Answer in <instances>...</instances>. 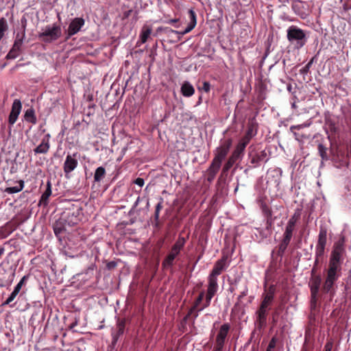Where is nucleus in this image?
Masks as SVG:
<instances>
[{
	"label": "nucleus",
	"mask_w": 351,
	"mask_h": 351,
	"mask_svg": "<svg viewBox=\"0 0 351 351\" xmlns=\"http://www.w3.org/2000/svg\"><path fill=\"white\" fill-rule=\"evenodd\" d=\"M62 34V30L59 25L53 24L52 26H47L43 32L38 34V38L45 43H51L58 40Z\"/></svg>",
	"instance_id": "nucleus-6"
},
{
	"label": "nucleus",
	"mask_w": 351,
	"mask_h": 351,
	"mask_svg": "<svg viewBox=\"0 0 351 351\" xmlns=\"http://www.w3.org/2000/svg\"><path fill=\"white\" fill-rule=\"evenodd\" d=\"M230 330V324L229 323H225L219 327L213 351H223Z\"/></svg>",
	"instance_id": "nucleus-4"
},
{
	"label": "nucleus",
	"mask_w": 351,
	"mask_h": 351,
	"mask_svg": "<svg viewBox=\"0 0 351 351\" xmlns=\"http://www.w3.org/2000/svg\"><path fill=\"white\" fill-rule=\"evenodd\" d=\"M214 295L209 294L206 293L205 302L203 305L198 309V311H202L205 308H207L210 306L212 298Z\"/></svg>",
	"instance_id": "nucleus-40"
},
{
	"label": "nucleus",
	"mask_w": 351,
	"mask_h": 351,
	"mask_svg": "<svg viewBox=\"0 0 351 351\" xmlns=\"http://www.w3.org/2000/svg\"><path fill=\"white\" fill-rule=\"evenodd\" d=\"M8 26L5 18L0 19V40L3 37L5 32L8 30Z\"/></svg>",
	"instance_id": "nucleus-34"
},
{
	"label": "nucleus",
	"mask_w": 351,
	"mask_h": 351,
	"mask_svg": "<svg viewBox=\"0 0 351 351\" xmlns=\"http://www.w3.org/2000/svg\"><path fill=\"white\" fill-rule=\"evenodd\" d=\"M181 93L183 96L189 97L195 93V88L189 82L185 81L181 86Z\"/></svg>",
	"instance_id": "nucleus-21"
},
{
	"label": "nucleus",
	"mask_w": 351,
	"mask_h": 351,
	"mask_svg": "<svg viewBox=\"0 0 351 351\" xmlns=\"http://www.w3.org/2000/svg\"><path fill=\"white\" fill-rule=\"evenodd\" d=\"M295 226L287 223L286 228H285V232L283 234V237L291 239L292 237H293V231L295 230Z\"/></svg>",
	"instance_id": "nucleus-33"
},
{
	"label": "nucleus",
	"mask_w": 351,
	"mask_h": 351,
	"mask_svg": "<svg viewBox=\"0 0 351 351\" xmlns=\"http://www.w3.org/2000/svg\"><path fill=\"white\" fill-rule=\"evenodd\" d=\"M332 348V343L331 341H328L326 343L324 346V351H331Z\"/></svg>",
	"instance_id": "nucleus-55"
},
{
	"label": "nucleus",
	"mask_w": 351,
	"mask_h": 351,
	"mask_svg": "<svg viewBox=\"0 0 351 351\" xmlns=\"http://www.w3.org/2000/svg\"><path fill=\"white\" fill-rule=\"evenodd\" d=\"M251 139V138L248 137L246 135H244L237 145H239L240 147H243L245 149Z\"/></svg>",
	"instance_id": "nucleus-43"
},
{
	"label": "nucleus",
	"mask_w": 351,
	"mask_h": 351,
	"mask_svg": "<svg viewBox=\"0 0 351 351\" xmlns=\"http://www.w3.org/2000/svg\"><path fill=\"white\" fill-rule=\"evenodd\" d=\"M232 166L230 165L228 162H226L223 167V169H222V171H221V176H222L223 175L226 174L229 170L232 167Z\"/></svg>",
	"instance_id": "nucleus-49"
},
{
	"label": "nucleus",
	"mask_w": 351,
	"mask_h": 351,
	"mask_svg": "<svg viewBox=\"0 0 351 351\" xmlns=\"http://www.w3.org/2000/svg\"><path fill=\"white\" fill-rule=\"evenodd\" d=\"M325 247L316 246L315 249V264L319 262V259L322 258L324 254Z\"/></svg>",
	"instance_id": "nucleus-37"
},
{
	"label": "nucleus",
	"mask_w": 351,
	"mask_h": 351,
	"mask_svg": "<svg viewBox=\"0 0 351 351\" xmlns=\"http://www.w3.org/2000/svg\"><path fill=\"white\" fill-rule=\"evenodd\" d=\"M132 12V10H129L128 11L124 12L123 14V19H128L130 16Z\"/></svg>",
	"instance_id": "nucleus-58"
},
{
	"label": "nucleus",
	"mask_w": 351,
	"mask_h": 351,
	"mask_svg": "<svg viewBox=\"0 0 351 351\" xmlns=\"http://www.w3.org/2000/svg\"><path fill=\"white\" fill-rule=\"evenodd\" d=\"M302 3L300 1L294 2L292 4V9L294 10L295 13H298L300 14V13L298 12V9H299V7Z\"/></svg>",
	"instance_id": "nucleus-52"
},
{
	"label": "nucleus",
	"mask_w": 351,
	"mask_h": 351,
	"mask_svg": "<svg viewBox=\"0 0 351 351\" xmlns=\"http://www.w3.org/2000/svg\"><path fill=\"white\" fill-rule=\"evenodd\" d=\"M300 217H301L300 211V210H297L291 217V218L289 219L287 223H291V224L294 225V226H296V223L300 219Z\"/></svg>",
	"instance_id": "nucleus-36"
},
{
	"label": "nucleus",
	"mask_w": 351,
	"mask_h": 351,
	"mask_svg": "<svg viewBox=\"0 0 351 351\" xmlns=\"http://www.w3.org/2000/svg\"><path fill=\"white\" fill-rule=\"evenodd\" d=\"M206 93H208L210 90V84L208 82H204L202 88Z\"/></svg>",
	"instance_id": "nucleus-51"
},
{
	"label": "nucleus",
	"mask_w": 351,
	"mask_h": 351,
	"mask_svg": "<svg viewBox=\"0 0 351 351\" xmlns=\"http://www.w3.org/2000/svg\"><path fill=\"white\" fill-rule=\"evenodd\" d=\"M163 199L162 198H160V202L156 204L155 212H154V221H155V226H159V215L160 212L163 208L162 206Z\"/></svg>",
	"instance_id": "nucleus-29"
},
{
	"label": "nucleus",
	"mask_w": 351,
	"mask_h": 351,
	"mask_svg": "<svg viewBox=\"0 0 351 351\" xmlns=\"http://www.w3.org/2000/svg\"><path fill=\"white\" fill-rule=\"evenodd\" d=\"M269 309L267 308H263L259 306L258 310L256 312V321L255 324L258 330H261L265 327L267 324V317Z\"/></svg>",
	"instance_id": "nucleus-9"
},
{
	"label": "nucleus",
	"mask_w": 351,
	"mask_h": 351,
	"mask_svg": "<svg viewBox=\"0 0 351 351\" xmlns=\"http://www.w3.org/2000/svg\"><path fill=\"white\" fill-rule=\"evenodd\" d=\"M51 195V183L49 180L47 182V188L45 192L43 193L41 196L40 202L47 203L49 197Z\"/></svg>",
	"instance_id": "nucleus-28"
},
{
	"label": "nucleus",
	"mask_w": 351,
	"mask_h": 351,
	"mask_svg": "<svg viewBox=\"0 0 351 351\" xmlns=\"http://www.w3.org/2000/svg\"><path fill=\"white\" fill-rule=\"evenodd\" d=\"M258 125L255 120L252 119L247 123V128L245 135L252 138L257 134Z\"/></svg>",
	"instance_id": "nucleus-22"
},
{
	"label": "nucleus",
	"mask_w": 351,
	"mask_h": 351,
	"mask_svg": "<svg viewBox=\"0 0 351 351\" xmlns=\"http://www.w3.org/2000/svg\"><path fill=\"white\" fill-rule=\"evenodd\" d=\"M247 294V289H245L239 295L238 300H241L242 298L245 297Z\"/></svg>",
	"instance_id": "nucleus-62"
},
{
	"label": "nucleus",
	"mask_w": 351,
	"mask_h": 351,
	"mask_svg": "<svg viewBox=\"0 0 351 351\" xmlns=\"http://www.w3.org/2000/svg\"><path fill=\"white\" fill-rule=\"evenodd\" d=\"M307 125L306 124H300V125H291L290 127V130L291 132H293L295 130H300L303 128H305L306 127Z\"/></svg>",
	"instance_id": "nucleus-50"
},
{
	"label": "nucleus",
	"mask_w": 351,
	"mask_h": 351,
	"mask_svg": "<svg viewBox=\"0 0 351 351\" xmlns=\"http://www.w3.org/2000/svg\"><path fill=\"white\" fill-rule=\"evenodd\" d=\"M327 240V230L326 228H321L319 235L318 241L316 246L326 247Z\"/></svg>",
	"instance_id": "nucleus-25"
},
{
	"label": "nucleus",
	"mask_w": 351,
	"mask_h": 351,
	"mask_svg": "<svg viewBox=\"0 0 351 351\" xmlns=\"http://www.w3.org/2000/svg\"><path fill=\"white\" fill-rule=\"evenodd\" d=\"M207 293L215 295L218 291L217 277L209 274L208 278Z\"/></svg>",
	"instance_id": "nucleus-17"
},
{
	"label": "nucleus",
	"mask_w": 351,
	"mask_h": 351,
	"mask_svg": "<svg viewBox=\"0 0 351 351\" xmlns=\"http://www.w3.org/2000/svg\"><path fill=\"white\" fill-rule=\"evenodd\" d=\"M205 296V292L204 291H201L197 296V298L195 299L192 307L190 308L189 313L187 315L184 317V320H186L189 316L191 315H193L194 319L197 318L198 317V309L200 308L199 307L200 304L202 303L204 298Z\"/></svg>",
	"instance_id": "nucleus-12"
},
{
	"label": "nucleus",
	"mask_w": 351,
	"mask_h": 351,
	"mask_svg": "<svg viewBox=\"0 0 351 351\" xmlns=\"http://www.w3.org/2000/svg\"><path fill=\"white\" fill-rule=\"evenodd\" d=\"M264 211H265V214H266V217H267H267L272 218V217H272V212H271V210L269 208H265V209L264 210Z\"/></svg>",
	"instance_id": "nucleus-59"
},
{
	"label": "nucleus",
	"mask_w": 351,
	"mask_h": 351,
	"mask_svg": "<svg viewBox=\"0 0 351 351\" xmlns=\"http://www.w3.org/2000/svg\"><path fill=\"white\" fill-rule=\"evenodd\" d=\"M106 169L103 167H98L94 174V181L100 182L105 176Z\"/></svg>",
	"instance_id": "nucleus-31"
},
{
	"label": "nucleus",
	"mask_w": 351,
	"mask_h": 351,
	"mask_svg": "<svg viewBox=\"0 0 351 351\" xmlns=\"http://www.w3.org/2000/svg\"><path fill=\"white\" fill-rule=\"evenodd\" d=\"M313 62V58L311 59L302 69H300V73L302 74H306L310 69Z\"/></svg>",
	"instance_id": "nucleus-46"
},
{
	"label": "nucleus",
	"mask_w": 351,
	"mask_h": 351,
	"mask_svg": "<svg viewBox=\"0 0 351 351\" xmlns=\"http://www.w3.org/2000/svg\"><path fill=\"white\" fill-rule=\"evenodd\" d=\"M291 239L283 237L277 250L278 256L282 257Z\"/></svg>",
	"instance_id": "nucleus-23"
},
{
	"label": "nucleus",
	"mask_w": 351,
	"mask_h": 351,
	"mask_svg": "<svg viewBox=\"0 0 351 351\" xmlns=\"http://www.w3.org/2000/svg\"><path fill=\"white\" fill-rule=\"evenodd\" d=\"M18 119V116L16 114H14L10 112L9 118H8V122L10 125H12L15 123Z\"/></svg>",
	"instance_id": "nucleus-48"
},
{
	"label": "nucleus",
	"mask_w": 351,
	"mask_h": 351,
	"mask_svg": "<svg viewBox=\"0 0 351 351\" xmlns=\"http://www.w3.org/2000/svg\"><path fill=\"white\" fill-rule=\"evenodd\" d=\"M21 108H22L21 101L18 99H14V101L12 104V106L11 112L14 114H16L19 117V115L21 112Z\"/></svg>",
	"instance_id": "nucleus-32"
},
{
	"label": "nucleus",
	"mask_w": 351,
	"mask_h": 351,
	"mask_svg": "<svg viewBox=\"0 0 351 351\" xmlns=\"http://www.w3.org/2000/svg\"><path fill=\"white\" fill-rule=\"evenodd\" d=\"M273 226V219L272 218L267 217V221H266V229L269 230Z\"/></svg>",
	"instance_id": "nucleus-53"
},
{
	"label": "nucleus",
	"mask_w": 351,
	"mask_h": 351,
	"mask_svg": "<svg viewBox=\"0 0 351 351\" xmlns=\"http://www.w3.org/2000/svg\"><path fill=\"white\" fill-rule=\"evenodd\" d=\"M84 25V20L82 18H75L74 19L68 27L67 34L68 36L71 37V36L77 34L82 27Z\"/></svg>",
	"instance_id": "nucleus-13"
},
{
	"label": "nucleus",
	"mask_w": 351,
	"mask_h": 351,
	"mask_svg": "<svg viewBox=\"0 0 351 351\" xmlns=\"http://www.w3.org/2000/svg\"><path fill=\"white\" fill-rule=\"evenodd\" d=\"M188 14H189V18L190 22H189L188 26L186 27V28L184 31L180 32V31L173 30L172 29H170L169 31L173 34L180 35L181 36L191 32L196 26L197 16H196V13L192 9L189 10Z\"/></svg>",
	"instance_id": "nucleus-10"
},
{
	"label": "nucleus",
	"mask_w": 351,
	"mask_h": 351,
	"mask_svg": "<svg viewBox=\"0 0 351 351\" xmlns=\"http://www.w3.org/2000/svg\"><path fill=\"white\" fill-rule=\"evenodd\" d=\"M125 319H118L117 324V330L112 332V344L115 345L119 338L120 336H121L125 330Z\"/></svg>",
	"instance_id": "nucleus-15"
},
{
	"label": "nucleus",
	"mask_w": 351,
	"mask_h": 351,
	"mask_svg": "<svg viewBox=\"0 0 351 351\" xmlns=\"http://www.w3.org/2000/svg\"><path fill=\"white\" fill-rule=\"evenodd\" d=\"M49 138L50 134H47L43 138L40 144L34 149L35 154H47L48 152L50 147Z\"/></svg>",
	"instance_id": "nucleus-16"
},
{
	"label": "nucleus",
	"mask_w": 351,
	"mask_h": 351,
	"mask_svg": "<svg viewBox=\"0 0 351 351\" xmlns=\"http://www.w3.org/2000/svg\"><path fill=\"white\" fill-rule=\"evenodd\" d=\"M264 211H265V214H266V217H267H267L272 218V217H272V212H271V210L269 208H265V209L264 210Z\"/></svg>",
	"instance_id": "nucleus-60"
},
{
	"label": "nucleus",
	"mask_w": 351,
	"mask_h": 351,
	"mask_svg": "<svg viewBox=\"0 0 351 351\" xmlns=\"http://www.w3.org/2000/svg\"><path fill=\"white\" fill-rule=\"evenodd\" d=\"M23 185H21L20 186H11L8 187L5 189V192L9 194L16 193L21 191L23 189Z\"/></svg>",
	"instance_id": "nucleus-42"
},
{
	"label": "nucleus",
	"mask_w": 351,
	"mask_h": 351,
	"mask_svg": "<svg viewBox=\"0 0 351 351\" xmlns=\"http://www.w3.org/2000/svg\"><path fill=\"white\" fill-rule=\"evenodd\" d=\"M152 32V29L148 25H144L141 31L140 39L142 43L147 42L148 38L150 36Z\"/></svg>",
	"instance_id": "nucleus-24"
},
{
	"label": "nucleus",
	"mask_w": 351,
	"mask_h": 351,
	"mask_svg": "<svg viewBox=\"0 0 351 351\" xmlns=\"http://www.w3.org/2000/svg\"><path fill=\"white\" fill-rule=\"evenodd\" d=\"M25 119L26 121L36 124L37 119L35 115L34 110L33 108L27 109L25 112Z\"/></svg>",
	"instance_id": "nucleus-26"
},
{
	"label": "nucleus",
	"mask_w": 351,
	"mask_h": 351,
	"mask_svg": "<svg viewBox=\"0 0 351 351\" xmlns=\"http://www.w3.org/2000/svg\"><path fill=\"white\" fill-rule=\"evenodd\" d=\"M326 151L327 148L324 145H323L322 144L318 145V152L322 160L328 159Z\"/></svg>",
	"instance_id": "nucleus-39"
},
{
	"label": "nucleus",
	"mask_w": 351,
	"mask_h": 351,
	"mask_svg": "<svg viewBox=\"0 0 351 351\" xmlns=\"http://www.w3.org/2000/svg\"><path fill=\"white\" fill-rule=\"evenodd\" d=\"M276 293V286L274 285H271L267 290L263 293L265 295H267L270 298H273L274 299Z\"/></svg>",
	"instance_id": "nucleus-41"
},
{
	"label": "nucleus",
	"mask_w": 351,
	"mask_h": 351,
	"mask_svg": "<svg viewBox=\"0 0 351 351\" xmlns=\"http://www.w3.org/2000/svg\"><path fill=\"white\" fill-rule=\"evenodd\" d=\"M232 144V140L228 138L222 141L220 145L215 151V156L212 162L221 166L222 161L228 155Z\"/></svg>",
	"instance_id": "nucleus-5"
},
{
	"label": "nucleus",
	"mask_w": 351,
	"mask_h": 351,
	"mask_svg": "<svg viewBox=\"0 0 351 351\" xmlns=\"http://www.w3.org/2000/svg\"><path fill=\"white\" fill-rule=\"evenodd\" d=\"M180 253L173 251V250L171 249L170 252L169 254L166 256V258L163 260L162 263V266L164 268H167L172 267L173 265L174 260L176 258V256Z\"/></svg>",
	"instance_id": "nucleus-19"
},
{
	"label": "nucleus",
	"mask_w": 351,
	"mask_h": 351,
	"mask_svg": "<svg viewBox=\"0 0 351 351\" xmlns=\"http://www.w3.org/2000/svg\"><path fill=\"white\" fill-rule=\"evenodd\" d=\"M343 247L337 245L331 252L328 267L324 270L322 291L324 294H329L332 298L336 293V282L341 276L342 254Z\"/></svg>",
	"instance_id": "nucleus-1"
},
{
	"label": "nucleus",
	"mask_w": 351,
	"mask_h": 351,
	"mask_svg": "<svg viewBox=\"0 0 351 351\" xmlns=\"http://www.w3.org/2000/svg\"><path fill=\"white\" fill-rule=\"evenodd\" d=\"M248 157L253 167H257L267 157V153L265 150L258 152L254 145H250L248 148Z\"/></svg>",
	"instance_id": "nucleus-7"
},
{
	"label": "nucleus",
	"mask_w": 351,
	"mask_h": 351,
	"mask_svg": "<svg viewBox=\"0 0 351 351\" xmlns=\"http://www.w3.org/2000/svg\"><path fill=\"white\" fill-rule=\"evenodd\" d=\"M322 278L320 275H313L309 281V287L311 291V307H315L318 299L319 291H321L322 293Z\"/></svg>",
	"instance_id": "nucleus-3"
},
{
	"label": "nucleus",
	"mask_w": 351,
	"mask_h": 351,
	"mask_svg": "<svg viewBox=\"0 0 351 351\" xmlns=\"http://www.w3.org/2000/svg\"><path fill=\"white\" fill-rule=\"evenodd\" d=\"M23 36L21 38H19V34L16 36V40L14 43L12 49L10 50V51L6 56L7 59H15L19 56L21 46L23 44Z\"/></svg>",
	"instance_id": "nucleus-11"
},
{
	"label": "nucleus",
	"mask_w": 351,
	"mask_h": 351,
	"mask_svg": "<svg viewBox=\"0 0 351 351\" xmlns=\"http://www.w3.org/2000/svg\"><path fill=\"white\" fill-rule=\"evenodd\" d=\"M4 252V249L1 247H0V257L2 256V254Z\"/></svg>",
	"instance_id": "nucleus-64"
},
{
	"label": "nucleus",
	"mask_w": 351,
	"mask_h": 351,
	"mask_svg": "<svg viewBox=\"0 0 351 351\" xmlns=\"http://www.w3.org/2000/svg\"><path fill=\"white\" fill-rule=\"evenodd\" d=\"M276 339L275 337H273L270 340L266 351H272L276 348Z\"/></svg>",
	"instance_id": "nucleus-47"
},
{
	"label": "nucleus",
	"mask_w": 351,
	"mask_h": 351,
	"mask_svg": "<svg viewBox=\"0 0 351 351\" xmlns=\"http://www.w3.org/2000/svg\"><path fill=\"white\" fill-rule=\"evenodd\" d=\"M185 243V239L182 237H179L176 243L171 247V249L173 250V251L180 253L181 250L184 247Z\"/></svg>",
	"instance_id": "nucleus-27"
},
{
	"label": "nucleus",
	"mask_w": 351,
	"mask_h": 351,
	"mask_svg": "<svg viewBox=\"0 0 351 351\" xmlns=\"http://www.w3.org/2000/svg\"><path fill=\"white\" fill-rule=\"evenodd\" d=\"M77 164V160L71 156H67L64 164V171L66 173H69L73 171Z\"/></svg>",
	"instance_id": "nucleus-20"
},
{
	"label": "nucleus",
	"mask_w": 351,
	"mask_h": 351,
	"mask_svg": "<svg viewBox=\"0 0 351 351\" xmlns=\"http://www.w3.org/2000/svg\"><path fill=\"white\" fill-rule=\"evenodd\" d=\"M226 261H227V258L225 256H223L221 259L218 260L215 263L210 274L217 276V277L218 276H219L228 267Z\"/></svg>",
	"instance_id": "nucleus-14"
},
{
	"label": "nucleus",
	"mask_w": 351,
	"mask_h": 351,
	"mask_svg": "<svg viewBox=\"0 0 351 351\" xmlns=\"http://www.w3.org/2000/svg\"><path fill=\"white\" fill-rule=\"evenodd\" d=\"M245 149L240 147L239 145H237L234 149V150L233 151V152L232 153L231 156L237 159V160H239L241 158L243 154V152H244Z\"/></svg>",
	"instance_id": "nucleus-35"
},
{
	"label": "nucleus",
	"mask_w": 351,
	"mask_h": 351,
	"mask_svg": "<svg viewBox=\"0 0 351 351\" xmlns=\"http://www.w3.org/2000/svg\"><path fill=\"white\" fill-rule=\"evenodd\" d=\"M220 167L221 166L211 162V164L206 171V180L209 183L214 180L216 175L220 169Z\"/></svg>",
	"instance_id": "nucleus-18"
},
{
	"label": "nucleus",
	"mask_w": 351,
	"mask_h": 351,
	"mask_svg": "<svg viewBox=\"0 0 351 351\" xmlns=\"http://www.w3.org/2000/svg\"><path fill=\"white\" fill-rule=\"evenodd\" d=\"M19 292L20 291H19L16 289H14L13 291L11 293V294L9 295V297L3 303V305L10 304L12 301H14V300L16 298V297L19 293Z\"/></svg>",
	"instance_id": "nucleus-38"
},
{
	"label": "nucleus",
	"mask_w": 351,
	"mask_h": 351,
	"mask_svg": "<svg viewBox=\"0 0 351 351\" xmlns=\"http://www.w3.org/2000/svg\"><path fill=\"white\" fill-rule=\"evenodd\" d=\"M178 21H179L178 19H173L169 20L167 23H170V24H174V23H176Z\"/></svg>",
	"instance_id": "nucleus-63"
},
{
	"label": "nucleus",
	"mask_w": 351,
	"mask_h": 351,
	"mask_svg": "<svg viewBox=\"0 0 351 351\" xmlns=\"http://www.w3.org/2000/svg\"><path fill=\"white\" fill-rule=\"evenodd\" d=\"M261 298L262 300L260 306H261L263 308L265 307L270 310L271 306L272 305L274 299L263 294H262Z\"/></svg>",
	"instance_id": "nucleus-30"
},
{
	"label": "nucleus",
	"mask_w": 351,
	"mask_h": 351,
	"mask_svg": "<svg viewBox=\"0 0 351 351\" xmlns=\"http://www.w3.org/2000/svg\"><path fill=\"white\" fill-rule=\"evenodd\" d=\"M237 160H238L237 159H236V158H233L232 156H230L228 158V159L227 162H228L230 165L233 166V165H234V164Z\"/></svg>",
	"instance_id": "nucleus-56"
},
{
	"label": "nucleus",
	"mask_w": 351,
	"mask_h": 351,
	"mask_svg": "<svg viewBox=\"0 0 351 351\" xmlns=\"http://www.w3.org/2000/svg\"><path fill=\"white\" fill-rule=\"evenodd\" d=\"M69 216H62L58 220L56 221L53 225V231L57 237L60 236L64 232L66 231L67 226H71L73 224L76 223L75 221H69Z\"/></svg>",
	"instance_id": "nucleus-8"
},
{
	"label": "nucleus",
	"mask_w": 351,
	"mask_h": 351,
	"mask_svg": "<svg viewBox=\"0 0 351 351\" xmlns=\"http://www.w3.org/2000/svg\"><path fill=\"white\" fill-rule=\"evenodd\" d=\"M14 275H15L14 272H11L10 276H8V279L3 280V284L1 285V286L3 287L5 285H10L14 280Z\"/></svg>",
	"instance_id": "nucleus-44"
},
{
	"label": "nucleus",
	"mask_w": 351,
	"mask_h": 351,
	"mask_svg": "<svg viewBox=\"0 0 351 351\" xmlns=\"http://www.w3.org/2000/svg\"><path fill=\"white\" fill-rule=\"evenodd\" d=\"M28 279V276H24L21 280L18 282V284L15 286L14 289L17 291H20L23 285L26 282Z\"/></svg>",
	"instance_id": "nucleus-45"
},
{
	"label": "nucleus",
	"mask_w": 351,
	"mask_h": 351,
	"mask_svg": "<svg viewBox=\"0 0 351 351\" xmlns=\"http://www.w3.org/2000/svg\"><path fill=\"white\" fill-rule=\"evenodd\" d=\"M116 266H117V263L115 262H114V261L109 262L107 264V267L109 269H114V267H116Z\"/></svg>",
	"instance_id": "nucleus-57"
},
{
	"label": "nucleus",
	"mask_w": 351,
	"mask_h": 351,
	"mask_svg": "<svg viewBox=\"0 0 351 351\" xmlns=\"http://www.w3.org/2000/svg\"><path fill=\"white\" fill-rule=\"evenodd\" d=\"M136 184L138 185L139 186L142 187L144 185V180L141 178H136L134 182Z\"/></svg>",
	"instance_id": "nucleus-54"
},
{
	"label": "nucleus",
	"mask_w": 351,
	"mask_h": 351,
	"mask_svg": "<svg viewBox=\"0 0 351 351\" xmlns=\"http://www.w3.org/2000/svg\"><path fill=\"white\" fill-rule=\"evenodd\" d=\"M329 128H330V131H331L332 132H333V133L336 132V131H337V128H336V127H335V123H332V122H330V123H329Z\"/></svg>",
	"instance_id": "nucleus-61"
},
{
	"label": "nucleus",
	"mask_w": 351,
	"mask_h": 351,
	"mask_svg": "<svg viewBox=\"0 0 351 351\" xmlns=\"http://www.w3.org/2000/svg\"><path fill=\"white\" fill-rule=\"evenodd\" d=\"M287 37L291 43H295L297 48H302L306 43V36L304 30L297 26H290L287 31Z\"/></svg>",
	"instance_id": "nucleus-2"
}]
</instances>
